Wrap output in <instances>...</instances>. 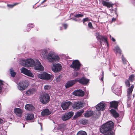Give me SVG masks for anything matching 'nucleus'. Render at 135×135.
Wrapping results in <instances>:
<instances>
[{
	"label": "nucleus",
	"mask_w": 135,
	"mask_h": 135,
	"mask_svg": "<svg viewBox=\"0 0 135 135\" xmlns=\"http://www.w3.org/2000/svg\"><path fill=\"white\" fill-rule=\"evenodd\" d=\"M29 30H26V31H29Z\"/></svg>",
	"instance_id": "69168bd1"
},
{
	"label": "nucleus",
	"mask_w": 135,
	"mask_h": 135,
	"mask_svg": "<svg viewBox=\"0 0 135 135\" xmlns=\"http://www.w3.org/2000/svg\"><path fill=\"white\" fill-rule=\"evenodd\" d=\"M83 15L81 14H78L75 15V17L76 18H78L80 17H82L83 16Z\"/></svg>",
	"instance_id": "37998d69"
},
{
	"label": "nucleus",
	"mask_w": 135,
	"mask_h": 135,
	"mask_svg": "<svg viewBox=\"0 0 135 135\" xmlns=\"http://www.w3.org/2000/svg\"><path fill=\"white\" fill-rule=\"evenodd\" d=\"M116 18H113L112 19V22H113L115 21L116 20Z\"/></svg>",
	"instance_id": "5fc2aeb1"
},
{
	"label": "nucleus",
	"mask_w": 135,
	"mask_h": 135,
	"mask_svg": "<svg viewBox=\"0 0 135 135\" xmlns=\"http://www.w3.org/2000/svg\"><path fill=\"white\" fill-rule=\"evenodd\" d=\"M73 114L74 112L72 111L65 113L62 116V119L63 120H66L71 117Z\"/></svg>",
	"instance_id": "9d476101"
},
{
	"label": "nucleus",
	"mask_w": 135,
	"mask_h": 135,
	"mask_svg": "<svg viewBox=\"0 0 135 135\" xmlns=\"http://www.w3.org/2000/svg\"><path fill=\"white\" fill-rule=\"evenodd\" d=\"M114 133L112 131H110L104 135H114Z\"/></svg>",
	"instance_id": "58836bf2"
},
{
	"label": "nucleus",
	"mask_w": 135,
	"mask_h": 135,
	"mask_svg": "<svg viewBox=\"0 0 135 135\" xmlns=\"http://www.w3.org/2000/svg\"><path fill=\"white\" fill-rule=\"evenodd\" d=\"M61 78V75H59L57 76L56 78V80L57 82H59L60 80V79Z\"/></svg>",
	"instance_id": "79ce46f5"
},
{
	"label": "nucleus",
	"mask_w": 135,
	"mask_h": 135,
	"mask_svg": "<svg viewBox=\"0 0 135 135\" xmlns=\"http://www.w3.org/2000/svg\"><path fill=\"white\" fill-rule=\"evenodd\" d=\"M51 113L48 109H46L43 110L41 113L42 115H50Z\"/></svg>",
	"instance_id": "a211bd4d"
},
{
	"label": "nucleus",
	"mask_w": 135,
	"mask_h": 135,
	"mask_svg": "<svg viewBox=\"0 0 135 135\" xmlns=\"http://www.w3.org/2000/svg\"><path fill=\"white\" fill-rule=\"evenodd\" d=\"M51 87L50 86L48 85H47L45 86L44 88L46 90H48L50 89Z\"/></svg>",
	"instance_id": "e433bc0d"
},
{
	"label": "nucleus",
	"mask_w": 135,
	"mask_h": 135,
	"mask_svg": "<svg viewBox=\"0 0 135 135\" xmlns=\"http://www.w3.org/2000/svg\"><path fill=\"white\" fill-rule=\"evenodd\" d=\"M113 123L112 121H109L103 124L100 128V132L104 133L107 131H111L113 128Z\"/></svg>",
	"instance_id": "f257e3e1"
},
{
	"label": "nucleus",
	"mask_w": 135,
	"mask_h": 135,
	"mask_svg": "<svg viewBox=\"0 0 135 135\" xmlns=\"http://www.w3.org/2000/svg\"><path fill=\"white\" fill-rule=\"evenodd\" d=\"M61 27H60V30H61Z\"/></svg>",
	"instance_id": "774afa93"
},
{
	"label": "nucleus",
	"mask_w": 135,
	"mask_h": 135,
	"mask_svg": "<svg viewBox=\"0 0 135 135\" xmlns=\"http://www.w3.org/2000/svg\"><path fill=\"white\" fill-rule=\"evenodd\" d=\"M18 85V88L20 90H24L26 88V86L25 85V82L23 81L19 83Z\"/></svg>",
	"instance_id": "4468645a"
},
{
	"label": "nucleus",
	"mask_w": 135,
	"mask_h": 135,
	"mask_svg": "<svg viewBox=\"0 0 135 135\" xmlns=\"http://www.w3.org/2000/svg\"><path fill=\"white\" fill-rule=\"evenodd\" d=\"M76 135H87L86 132L83 131H79L77 133Z\"/></svg>",
	"instance_id": "7c9ffc66"
},
{
	"label": "nucleus",
	"mask_w": 135,
	"mask_h": 135,
	"mask_svg": "<svg viewBox=\"0 0 135 135\" xmlns=\"http://www.w3.org/2000/svg\"><path fill=\"white\" fill-rule=\"evenodd\" d=\"M110 111L113 116L115 118H117L119 117V114L114 109H112L110 110Z\"/></svg>",
	"instance_id": "5701e85b"
},
{
	"label": "nucleus",
	"mask_w": 135,
	"mask_h": 135,
	"mask_svg": "<svg viewBox=\"0 0 135 135\" xmlns=\"http://www.w3.org/2000/svg\"><path fill=\"white\" fill-rule=\"evenodd\" d=\"M131 94L127 93V96L128 98V100H130L131 99Z\"/></svg>",
	"instance_id": "8fccbe9b"
},
{
	"label": "nucleus",
	"mask_w": 135,
	"mask_h": 135,
	"mask_svg": "<svg viewBox=\"0 0 135 135\" xmlns=\"http://www.w3.org/2000/svg\"><path fill=\"white\" fill-rule=\"evenodd\" d=\"M34 60L31 59L26 60H21L20 61V64L22 66L26 67H33L35 64Z\"/></svg>",
	"instance_id": "f03ea898"
},
{
	"label": "nucleus",
	"mask_w": 135,
	"mask_h": 135,
	"mask_svg": "<svg viewBox=\"0 0 135 135\" xmlns=\"http://www.w3.org/2000/svg\"><path fill=\"white\" fill-rule=\"evenodd\" d=\"M25 108L29 111H32L34 109V108L33 105H31L27 104L25 106Z\"/></svg>",
	"instance_id": "412c9836"
},
{
	"label": "nucleus",
	"mask_w": 135,
	"mask_h": 135,
	"mask_svg": "<svg viewBox=\"0 0 135 135\" xmlns=\"http://www.w3.org/2000/svg\"><path fill=\"white\" fill-rule=\"evenodd\" d=\"M4 122V120L0 118V124H2Z\"/></svg>",
	"instance_id": "3c124183"
},
{
	"label": "nucleus",
	"mask_w": 135,
	"mask_h": 135,
	"mask_svg": "<svg viewBox=\"0 0 135 135\" xmlns=\"http://www.w3.org/2000/svg\"><path fill=\"white\" fill-rule=\"evenodd\" d=\"M27 27H29V28H32L34 27V25L32 23H30L28 25Z\"/></svg>",
	"instance_id": "a18cd8bd"
},
{
	"label": "nucleus",
	"mask_w": 135,
	"mask_h": 135,
	"mask_svg": "<svg viewBox=\"0 0 135 135\" xmlns=\"http://www.w3.org/2000/svg\"><path fill=\"white\" fill-rule=\"evenodd\" d=\"M100 42V44L101 45H102V41H103L105 43L108 45V42L107 40V38L105 37L104 36H102L99 39Z\"/></svg>",
	"instance_id": "aec40b11"
},
{
	"label": "nucleus",
	"mask_w": 135,
	"mask_h": 135,
	"mask_svg": "<svg viewBox=\"0 0 135 135\" xmlns=\"http://www.w3.org/2000/svg\"><path fill=\"white\" fill-rule=\"evenodd\" d=\"M47 0H44L42 2V3H44V2H46V1Z\"/></svg>",
	"instance_id": "bf43d9fd"
},
{
	"label": "nucleus",
	"mask_w": 135,
	"mask_h": 135,
	"mask_svg": "<svg viewBox=\"0 0 135 135\" xmlns=\"http://www.w3.org/2000/svg\"><path fill=\"white\" fill-rule=\"evenodd\" d=\"M73 94L76 96L83 97L84 95V92L81 90H77L73 92Z\"/></svg>",
	"instance_id": "f8f14e48"
},
{
	"label": "nucleus",
	"mask_w": 135,
	"mask_h": 135,
	"mask_svg": "<svg viewBox=\"0 0 135 135\" xmlns=\"http://www.w3.org/2000/svg\"><path fill=\"white\" fill-rule=\"evenodd\" d=\"M95 36L98 40H99V39L100 38V37L102 36H101L100 33L98 32H97L96 33Z\"/></svg>",
	"instance_id": "4c0bfd02"
},
{
	"label": "nucleus",
	"mask_w": 135,
	"mask_h": 135,
	"mask_svg": "<svg viewBox=\"0 0 135 135\" xmlns=\"http://www.w3.org/2000/svg\"><path fill=\"white\" fill-rule=\"evenodd\" d=\"M94 114V113L93 111L89 110L86 112L84 115L85 117H88L92 116Z\"/></svg>",
	"instance_id": "4be33fe9"
},
{
	"label": "nucleus",
	"mask_w": 135,
	"mask_h": 135,
	"mask_svg": "<svg viewBox=\"0 0 135 135\" xmlns=\"http://www.w3.org/2000/svg\"><path fill=\"white\" fill-rule=\"evenodd\" d=\"M105 104L103 102H100L96 106V108L97 110L96 111V114L97 115H100L99 111H102L105 108Z\"/></svg>",
	"instance_id": "39448f33"
},
{
	"label": "nucleus",
	"mask_w": 135,
	"mask_h": 135,
	"mask_svg": "<svg viewBox=\"0 0 135 135\" xmlns=\"http://www.w3.org/2000/svg\"><path fill=\"white\" fill-rule=\"evenodd\" d=\"M80 66L81 64L79 61L78 60H75L73 61L72 64L70 66V67L76 71L80 69Z\"/></svg>",
	"instance_id": "423d86ee"
},
{
	"label": "nucleus",
	"mask_w": 135,
	"mask_h": 135,
	"mask_svg": "<svg viewBox=\"0 0 135 135\" xmlns=\"http://www.w3.org/2000/svg\"><path fill=\"white\" fill-rule=\"evenodd\" d=\"M110 38H111V36L110 35Z\"/></svg>",
	"instance_id": "0e129e2a"
},
{
	"label": "nucleus",
	"mask_w": 135,
	"mask_h": 135,
	"mask_svg": "<svg viewBox=\"0 0 135 135\" xmlns=\"http://www.w3.org/2000/svg\"><path fill=\"white\" fill-rule=\"evenodd\" d=\"M134 79V76L132 74L129 77L128 80L132 82L133 81Z\"/></svg>",
	"instance_id": "c9c22d12"
},
{
	"label": "nucleus",
	"mask_w": 135,
	"mask_h": 135,
	"mask_svg": "<svg viewBox=\"0 0 135 135\" xmlns=\"http://www.w3.org/2000/svg\"><path fill=\"white\" fill-rule=\"evenodd\" d=\"M122 61L123 62L124 64H125L126 63L127 61L126 59L125 58H124L123 56L122 57Z\"/></svg>",
	"instance_id": "c03bdc74"
},
{
	"label": "nucleus",
	"mask_w": 135,
	"mask_h": 135,
	"mask_svg": "<svg viewBox=\"0 0 135 135\" xmlns=\"http://www.w3.org/2000/svg\"><path fill=\"white\" fill-rule=\"evenodd\" d=\"M48 51L46 50H44L42 51V54L43 57L45 59H47V56Z\"/></svg>",
	"instance_id": "a878e982"
},
{
	"label": "nucleus",
	"mask_w": 135,
	"mask_h": 135,
	"mask_svg": "<svg viewBox=\"0 0 135 135\" xmlns=\"http://www.w3.org/2000/svg\"><path fill=\"white\" fill-rule=\"evenodd\" d=\"M125 83L127 86L129 87L130 86L131 84L128 80H126L125 81Z\"/></svg>",
	"instance_id": "ea45409f"
},
{
	"label": "nucleus",
	"mask_w": 135,
	"mask_h": 135,
	"mask_svg": "<svg viewBox=\"0 0 135 135\" xmlns=\"http://www.w3.org/2000/svg\"><path fill=\"white\" fill-rule=\"evenodd\" d=\"M33 118H34V116L32 114H28L26 117V119L27 120H32Z\"/></svg>",
	"instance_id": "cd10ccee"
},
{
	"label": "nucleus",
	"mask_w": 135,
	"mask_h": 135,
	"mask_svg": "<svg viewBox=\"0 0 135 135\" xmlns=\"http://www.w3.org/2000/svg\"><path fill=\"white\" fill-rule=\"evenodd\" d=\"M102 4L103 6H107L108 8L110 7H112V6L114 4L112 3L105 1H103L102 2Z\"/></svg>",
	"instance_id": "6ab92c4d"
},
{
	"label": "nucleus",
	"mask_w": 135,
	"mask_h": 135,
	"mask_svg": "<svg viewBox=\"0 0 135 135\" xmlns=\"http://www.w3.org/2000/svg\"><path fill=\"white\" fill-rule=\"evenodd\" d=\"M33 66H34L35 69L36 70L42 71L44 69L43 66L38 60H37L36 62H35V64Z\"/></svg>",
	"instance_id": "9b49d317"
},
{
	"label": "nucleus",
	"mask_w": 135,
	"mask_h": 135,
	"mask_svg": "<svg viewBox=\"0 0 135 135\" xmlns=\"http://www.w3.org/2000/svg\"><path fill=\"white\" fill-rule=\"evenodd\" d=\"M36 91L35 89H32L28 90L26 92V94L27 95H29L31 94H34Z\"/></svg>",
	"instance_id": "393cba45"
},
{
	"label": "nucleus",
	"mask_w": 135,
	"mask_h": 135,
	"mask_svg": "<svg viewBox=\"0 0 135 135\" xmlns=\"http://www.w3.org/2000/svg\"><path fill=\"white\" fill-rule=\"evenodd\" d=\"M89 18L88 17L85 18L83 19V23L84 24L85 23V22L87 21H89Z\"/></svg>",
	"instance_id": "de8ad7c7"
},
{
	"label": "nucleus",
	"mask_w": 135,
	"mask_h": 135,
	"mask_svg": "<svg viewBox=\"0 0 135 135\" xmlns=\"http://www.w3.org/2000/svg\"><path fill=\"white\" fill-rule=\"evenodd\" d=\"M19 3H14L13 4H8L7 6L8 7H9L10 8H12L14 6L18 4Z\"/></svg>",
	"instance_id": "a19ab883"
},
{
	"label": "nucleus",
	"mask_w": 135,
	"mask_h": 135,
	"mask_svg": "<svg viewBox=\"0 0 135 135\" xmlns=\"http://www.w3.org/2000/svg\"><path fill=\"white\" fill-rule=\"evenodd\" d=\"M27 72L26 73L25 75L31 77H33V75L32 74L31 71L29 70H27Z\"/></svg>",
	"instance_id": "c756f323"
},
{
	"label": "nucleus",
	"mask_w": 135,
	"mask_h": 135,
	"mask_svg": "<svg viewBox=\"0 0 135 135\" xmlns=\"http://www.w3.org/2000/svg\"><path fill=\"white\" fill-rule=\"evenodd\" d=\"M72 104V103L71 102L64 101L61 103V106L63 110H65L68 109Z\"/></svg>",
	"instance_id": "6e6552de"
},
{
	"label": "nucleus",
	"mask_w": 135,
	"mask_h": 135,
	"mask_svg": "<svg viewBox=\"0 0 135 135\" xmlns=\"http://www.w3.org/2000/svg\"><path fill=\"white\" fill-rule=\"evenodd\" d=\"M83 106V103L78 101L74 103L72 106L73 108L75 109H78L81 108Z\"/></svg>",
	"instance_id": "ddd939ff"
},
{
	"label": "nucleus",
	"mask_w": 135,
	"mask_h": 135,
	"mask_svg": "<svg viewBox=\"0 0 135 135\" xmlns=\"http://www.w3.org/2000/svg\"><path fill=\"white\" fill-rule=\"evenodd\" d=\"M14 111L17 115L19 117L21 116L22 111V110L19 108H16L14 109Z\"/></svg>",
	"instance_id": "f3484780"
},
{
	"label": "nucleus",
	"mask_w": 135,
	"mask_h": 135,
	"mask_svg": "<svg viewBox=\"0 0 135 135\" xmlns=\"http://www.w3.org/2000/svg\"><path fill=\"white\" fill-rule=\"evenodd\" d=\"M134 96H135L134 94H133V98H134Z\"/></svg>",
	"instance_id": "e2e57ef3"
},
{
	"label": "nucleus",
	"mask_w": 135,
	"mask_h": 135,
	"mask_svg": "<svg viewBox=\"0 0 135 135\" xmlns=\"http://www.w3.org/2000/svg\"><path fill=\"white\" fill-rule=\"evenodd\" d=\"M110 106L111 107L114 108L116 109L118 106V102L115 101L111 102Z\"/></svg>",
	"instance_id": "bb28decb"
},
{
	"label": "nucleus",
	"mask_w": 135,
	"mask_h": 135,
	"mask_svg": "<svg viewBox=\"0 0 135 135\" xmlns=\"http://www.w3.org/2000/svg\"><path fill=\"white\" fill-rule=\"evenodd\" d=\"M104 72L103 71H102V76L104 77Z\"/></svg>",
	"instance_id": "13d9d810"
},
{
	"label": "nucleus",
	"mask_w": 135,
	"mask_h": 135,
	"mask_svg": "<svg viewBox=\"0 0 135 135\" xmlns=\"http://www.w3.org/2000/svg\"><path fill=\"white\" fill-rule=\"evenodd\" d=\"M80 123L84 125H85L88 124V121L86 119H83L81 120Z\"/></svg>",
	"instance_id": "2f4dec72"
},
{
	"label": "nucleus",
	"mask_w": 135,
	"mask_h": 135,
	"mask_svg": "<svg viewBox=\"0 0 135 135\" xmlns=\"http://www.w3.org/2000/svg\"><path fill=\"white\" fill-rule=\"evenodd\" d=\"M84 112V110L83 109L79 110L76 113L75 115L74 116V118H76L80 116Z\"/></svg>",
	"instance_id": "b1692460"
},
{
	"label": "nucleus",
	"mask_w": 135,
	"mask_h": 135,
	"mask_svg": "<svg viewBox=\"0 0 135 135\" xmlns=\"http://www.w3.org/2000/svg\"><path fill=\"white\" fill-rule=\"evenodd\" d=\"M63 26L64 27L65 29H66L68 26L66 24H64L63 25Z\"/></svg>",
	"instance_id": "864d4df0"
},
{
	"label": "nucleus",
	"mask_w": 135,
	"mask_h": 135,
	"mask_svg": "<svg viewBox=\"0 0 135 135\" xmlns=\"http://www.w3.org/2000/svg\"><path fill=\"white\" fill-rule=\"evenodd\" d=\"M111 40L113 42H114L115 40L113 37H112V38Z\"/></svg>",
	"instance_id": "6e6d98bb"
},
{
	"label": "nucleus",
	"mask_w": 135,
	"mask_h": 135,
	"mask_svg": "<svg viewBox=\"0 0 135 135\" xmlns=\"http://www.w3.org/2000/svg\"><path fill=\"white\" fill-rule=\"evenodd\" d=\"M10 73L11 76L13 77H14L16 75L15 72L13 71V70L12 68L10 69Z\"/></svg>",
	"instance_id": "473e14b6"
},
{
	"label": "nucleus",
	"mask_w": 135,
	"mask_h": 135,
	"mask_svg": "<svg viewBox=\"0 0 135 135\" xmlns=\"http://www.w3.org/2000/svg\"><path fill=\"white\" fill-rule=\"evenodd\" d=\"M134 87V85H132L131 87L128 88L127 89V93L131 94Z\"/></svg>",
	"instance_id": "c85d7f7f"
},
{
	"label": "nucleus",
	"mask_w": 135,
	"mask_h": 135,
	"mask_svg": "<svg viewBox=\"0 0 135 135\" xmlns=\"http://www.w3.org/2000/svg\"><path fill=\"white\" fill-rule=\"evenodd\" d=\"M88 26L90 28H93V26L91 23V22H89L88 23Z\"/></svg>",
	"instance_id": "49530a36"
},
{
	"label": "nucleus",
	"mask_w": 135,
	"mask_h": 135,
	"mask_svg": "<svg viewBox=\"0 0 135 135\" xmlns=\"http://www.w3.org/2000/svg\"><path fill=\"white\" fill-rule=\"evenodd\" d=\"M3 84L2 81H1L0 82V93L2 91V85Z\"/></svg>",
	"instance_id": "09e8293b"
},
{
	"label": "nucleus",
	"mask_w": 135,
	"mask_h": 135,
	"mask_svg": "<svg viewBox=\"0 0 135 135\" xmlns=\"http://www.w3.org/2000/svg\"><path fill=\"white\" fill-rule=\"evenodd\" d=\"M73 20H74L75 21H77V20L76 19H75V18H73Z\"/></svg>",
	"instance_id": "680f3d73"
},
{
	"label": "nucleus",
	"mask_w": 135,
	"mask_h": 135,
	"mask_svg": "<svg viewBox=\"0 0 135 135\" xmlns=\"http://www.w3.org/2000/svg\"><path fill=\"white\" fill-rule=\"evenodd\" d=\"M2 81H1V80H0V82Z\"/></svg>",
	"instance_id": "338daca9"
},
{
	"label": "nucleus",
	"mask_w": 135,
	"mask_h": 135,
	"mask_svg": "<svg viewBox=\"0 0 135 135\" xmlns=\"http://www.w3.org/2000/svg\"><path fill=\"white\" fill-rule=\"evenodd\" d=\"M38 77L42 79L49 80L52 78V76L51 75L46 73L38 74Z\"/></svg>",
	"instance_id": "0eeeda50"
},
{
	"label": "nucleus",
	"mask_w": 135,
	"mask_h": 135,
	"mask_svg": "<svg viewBox=\"0 0 135 135\" xmlns=\"http://www.w3.org/2000/svg\"><path fill=\"white\" fill-rule=\"evenodd\" d=\"M103 77H104L103 76H102V78L101 79V80L102 81H103Z\"/></svg>",
	"instance_id": "052dcab7"
},
{
	"label": "nucleus",
	"mask_w": 135,
	"mask_h": 135,
	"mask_svg": "<svg viewBox=\"0 0 135 135\" xmlns=\"http://www.w3.org/2000/svg\"><path fill=\"white\" fill-rule=\"evenodd\" d=\"M39 99L41 103L44 104H46L49 102L50 97L49 94L45 93L41 95Z\"/></svg>",
	"instance_id": "20e7f679"
},
{
	"label": "nucleus",
	"mask_w": 135,
	"mask_h": 135,
	"mask_svg": "<svg viewBox=\"0 0 135 135\" xmlns=\"http://www.w3.org/2000/svg\"><path fill=\"white\" fill-rule=\"evenodd\" d=\"M115 50L117 52L120 54L121 53V51L118 46H115Z\"/></svg>",
	"instance_id": "f704fd0d"
},
{
	"label": "nucleus",
	"mask_w": 135,
	"mask_h": 135,
	"mask_svg": "<svg viewBox=\"0 0 135 135\" xmlns=\"http://www.w3.org/2000/svg\"><path fill=\"white\" fill-rule=\"evenodd\" d=\"M47 59L49 62H52L58 61L60 58L54 52H50L48 54Z\"/></svg>",
	"instance_id": "7ed1b4c3"
},
{
	"label": "nucleus",
	"mask_w": 135,
	"mask_h": 135,
	"mask_svg": "<svg viewBox=\"0 0 135 135\" xmlns=\"http://www.w3.org/2000/svg\"><path fill=\"white\" fill-rule=\"evenodd\" d=\"M40 126L41 127V130H42V124H41V123H40Z\"/></svg>",
	"instance_id": "4d7b16f0"
},
{
	"label": "nucleus",
	"mask_w": 135,
	"mask_h": 135,
	"mask_svg": "<svg viewBox=\"0 0 135 135\" xmlns=\"http://www.w3.org/2000/svg\"><path fill=\"white\" fill-rule=\"evenodd\" d=\"M76 80L77 82H78L81 84L84 85L86 84L89 81V80L84 77L79 79H76Z\"/></svg>",
	"instance_id": "dca6fc26"
},
{
	"label": "nucleus",
	"mask_w": 135,
	"mask_h": 135,
	"mask_svg": "<svg viewBox=\"0 0 135 135\" xmlns=\"http://www.w3.org/2000/svg\"><path fill=\"white\" fill-rule=\"evenodd\" d=\"M76 82V79L68 81L65 85L66 88H67L72 86Z\"/></svg>",
	"instance_id": "2eb2a0df"
},
{
	"label": "nucleus",
	"mask_w": 135,
	"mask_h": 135,
	"mask_svg": "<svg viewBox=\"0 0 135 135\" xmlns=\"http://www.w3.org/2000/svg\"><path fill=\"white\" fill-rule=\"evenodd\" d=\"M62 68L61 65L59 64H55L52 68V70L54 72H60Z\"/></svg>",
	"instance_id": "1a4fd4ad"
},
{
	"label": "nucleus",
	"mask_w": 135,
	"mask_h": 135,
	"mask_svg": "<svg viewBox=\"0 0 135 135\" xmlns=\"http://www.w3.org/2000/svg\"><path fill=\"white\" fill-rule=\"evenodd\" d=\"M78 74L77 72H75L74 73V76H78Z\"/></svg>",
	"instance_id": "603ef678"
},
{
	"label": "nucleus",
	"mask_w": 135,
	"mask_h": 135,
	"mask_svg": "<svg viewBox=\"0 0 135 135\" xmlns=\"http://www.w3.org/2000/svg\"><path fill=\"white\" fill-rule=\"evenodd\" d=\"M27 70V69L25 68L22 67L21 70V73L25 74Z\"/></svg>",
	"instance_id": "72a5a7b5"
}]
</instances>
